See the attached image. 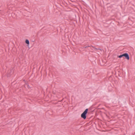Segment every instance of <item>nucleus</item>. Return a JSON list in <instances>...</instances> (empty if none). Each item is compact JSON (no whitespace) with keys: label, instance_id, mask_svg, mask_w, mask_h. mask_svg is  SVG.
Instances as JSON below:
<instances>
[{"label":"nucleus","instance_id":"obj_1","mask_svg":"<svg viewBox=\"0 0 135 135\" xmlns=\"http://www.w3.org/2000/svg\"><path fill=\"white\" fill-rule=\"evenodd\" d=\"M123 57H125V58L128 60H129V57L128 54L126 53L118 56V57L120 58H121Z\"/></svg>","mask_w":135,"mask_h":135},{"label":"nucleus","instance_id":"obj_2","mask_svg":"<svg viewBox=\"0 0 135 135\" xmlns=\"http://www.w3.org/2000/svg\"><path fill=\"white\" fill-rule=\"evenodd\" d=\"M88 109H86L81 115V117L84 119L86 118V114L88 113Z\"/></svg>","mask_w":135,"mask_h":135},{"label":"nucleus","instance_id":"obj_3","mask_svg":"<svg viewBox=\"0 0 135 135\" xmlns=\"http://www.w3.org/2000/svg\"><path fill=\"white\" fill-rule=\"evenodd\" d=\"M25 42L28 45H29V41L28 40L26 39V40Z\"/></svg>","mask_w":135,"mask_h":135},{"label":"nucleus","instance_id":"obj_4","mask_svg":"<svg viewBox=\"0 0 135 135\" xmlns=\"http://www.w3.org/2000/svg\"><path fill=\"white\" fill-rule=\"evenodd\" d=\"M90 46H85V48H88V47H90Z\"/></svg>","mask_w":135,"mask_h":135},{"label":"nucleus","instance_id":"obj_5","mask_svg":"<svg viewBox=\"0 0 135 135\" xmlns=\"http://www.w3.org/2000/svg\"><path fill=\"white\" fill-rule=\"evenodd\" d=\"M85 46H83V49L86 48H85Z\"/></svg>","mask_w":135,"mask_h":135},{"label":"nucleus","instance_id":"obj_6","mask_svg":"<svg viewBox=\"0 0 135 135\" xmlns=\"http://www.w3.org/2000/svg\"><path fill=\"white\" fill-rule=\"evenodd\" d=\"M29 85H28V87H29Z\"/></svg>","mask_w":135,"mask_h":135}]
</instances>
